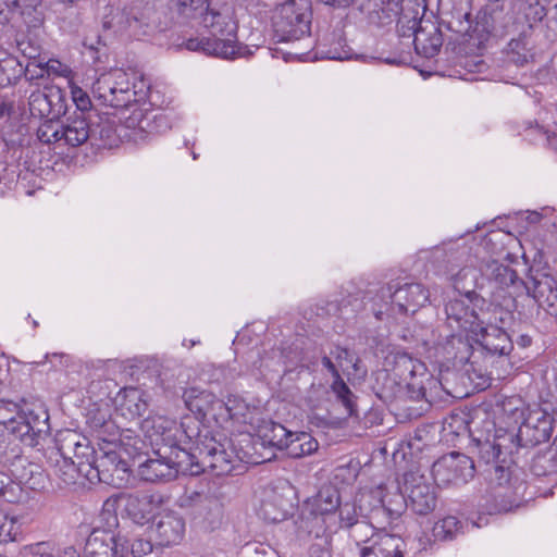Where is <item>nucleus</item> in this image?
Returning a JSON list of instances; mask_svg holds the SVG:
<instances>
[{"instance_id": "obj_1", "label": "nucleus", "mask_w": 557, "mask_h": 557, "mask_svg": "<svg viewBox=\"0 0 557 557\" xmlns=\"http://www.w3.org/2000/svg\"><path fill=\"white\" fill-rule=\"evenodd\" d=\"M148 82L143 75L121 69L102 73L92 84V95L100 104L122 109L146 99Z\"/></svg>"}, {"instance_id": "obj_2", "label": "nucleus", "mask_w": 557, "mask_h": 557, "mask_svg": "<svg viewBox=\"0 0 557 557\" xmlns=\"http://www.w3.org/2000/svg\"><path fill=\"white\" fill-rule=\"evenodd\" d=\"M430 299L429 289L418 282H389L371 298L376 320L416 313Z\"/></svg>"}, {"instance_id": "obj_3", "label": "nucleus", "mask_w": 557, "mask_h": 557, "mask_svg": "<svg viewBox=\"0 0 557 557\" xmlns=\"http://www.w3.org/2000/svg\"><path fill=\"white\" fill-rule=\"evenodd\" d=\"M49 414L41 407H23L11 400H0V424L27 446L38 444V438L47 433Z\"/></svg>"}, {"instance_id": "obj_4", "label": "nucleus", "mask_w": 557, "mask_h": 557, "mask_svg": "<svg viewBox=\"0 0 557 557\" xmlns=\"http://www.w3.org/2000/svg\"><path fill=\"white\" fill-rule=\"evenodd\" d=\"M153 455L138 467L139 476L147 482L170 481L178 473L198 472V469L194 470L193 457L185 449L162 446L154 448Z\"/></svg>"}, {"instance_id": "obj_5", "label": "nucleus", "mask_w": 557, "mask_h": 557, "mask_svg": "<svg viewBox=\"0 0 557 557\" xmlns=\"http://www.w3.org/2000/svg\"><path fill=\"white\" fill-rule=\"evenodd\" d=\"M197 451L196 461L198 468L200 465L211 469L215 475H227L234 470V463L238 456L231 447V440L225 435L212 431H205L203 438L195 447Z\"/></svg>"}, {"instance_id": "obj_6", "label": "nucleus", "mask_w": 557, "mask_h": 557, "mask_svg": "<svg viewBox=\"0 0 557 557\" xmlns=\"http://www.w3.org/2000/svg\"><path fill=\"white\" fill-rule=\"evenodd\" d=\"M278 41H294L310 34L311 0H286L273 21Z\"/></svg>"}, {"instance_id": "obj_7", "label": "nucleus", "mask_w": 557, "mask_h": 557, "mask_svg": "<svg viewBox=\"0 0 557 557\" xmlns=\"http://www.w3.org/2000/svg\"><path fill=\"white\" fill-rule=\"evenodd\" d=\"M115 440L107 442V449L100 448L94 458L91 468H87L86 479L102 482L113 486H121L128 476V465L115 451Z\"/></svg>"}, {"instance_id": "obj_8", "label": "nucleus", "mask_w": 557, "mask_h": 557, "mask_svg": "<svg viewBox=\"0 0 557 557\" xmlns=\"http://www.w3.org/2000/svg\"><path fill=\"white\" fill-rule=\"evenodd\" d=\"M161 504L162 498L154 494H121L109 497L103 504V510H115L116 506L123 505L125 512L134 522L145 524L154 517Z\"/></svg>"}, {"instance_id": "obj_9", "label": "nucleus", "mask_w": 557, "mask_h": 557, "mask_svg": "<svg viewBox=\"0 0 557 557\" xmlns=\"http://www.w3.org/2000/svg\"><path fill=\"white\" fill-rule=\"evenodd\" d=\"M554 416L549 407L534 406L518 429V438L527 448L547 442L554 430Z\"/></svg>"}, {"instance_id": "obj_10", "label": "nucleus", "mask_w": 557, "mask_h": 557, "mask_svg": "<svg viewBox=\"0 0 557 557\" xmlns=\"http://www.w3.org/2000/svg\"><path fill=\"white\" fill-rule=\"evenodd\" d=\"M394 375L406 384L412 399L425 398L426 384L433 382L425 364L407 352L395 356Z\"/></svg>"}, {"instance_id": "obj_11", "label": "nucleus", "mask_w": 557, "mask_h": 557, "mask_svg": "<svg viewBox=\"0 0 557 557\" xmlns=\"http://www.w3.org/2000/svg\"><path fill=\"white\" fill-rule=\"evenodd\" d=\"M473 460L460 453L453 451L437 459L432 474L437 485L462 484L474 476Z\"/></svg>"}, {"instance_id": "obj_12", "label": "nucleus", "mask_w": 557, "mask_h": 557, "mask_svg": "<svg viewBox=\"0 0 557 557\" xmlns=\"http://www.w3.org/2000/svg\"><path fill=\"white\" fill-rule=\"evenodd\" d=\"M474 297H479V294L468 290L462 297L450 299L445 305L446 323L453 331L473 335L479 330Z\"/></svg>"}, {"instance_id": "obj_13", "label": "nucleus", "mask_w": 557, "mask_h": 557, "mask_svg": "<svg viewBox=\"0 0 557 557\" xmlns=\"http://www.w3.org/2000/svg\"><path fill=\"white\" fill-rule=\"evenodd\" d=\"M403 488L408 498V508L414 513L426 516L436 508L437 496L435 490L424 475L413 471L406 472Z\"/></svg>"}, {"instance_id": "obj_14", "label": "nucleus", "mask_w": 557, "mask_h": 557, "mask_svg": "<svg viewBox=\"0 0 557 557\" xmlns=\"http://www.w3.org/2000/svg\"><path fill=\"white\" fill-rule=\"evenodd\" d=\"M129 539L110 529L96 528L87 537L84 557H125Z\"/></svg>"}, {"instance_id": "obj_15", "label": "nucleus", "mask_w": 557, "mask_h": 557, "mask_svg": "<svg viewBox=\"0 0 557 557\" xmlns=\"http://www.w3.org/2000/svg\"><path fill=\"white\" fill-rule=\"evenodd\" d=\"M374 497L379 499V505L371 510L373 523L379 525H391L408 508V498L405 496L404 488L396 486L393 491L380 485L374 492Z\"/></svg>"}, {"instance_id": "obj_16", "label": "nucleus", "mask_w": 557, "mask_h": 557, "mask_svg": "<svg viewBox=\"0 0 557 557\" xmlns=\"http://www.w3.org/2000/svg\"><path fill=\"white\" fill-rule=\"evenodd\" d=\"M57 455L72 459L83 469V475L87 476V468H91L97 451L89 445L86 437L66 430L58 434L55 440Z\"/></svg>"}, {"instance_id": "obj_17", "label": "nucleus", "mask_w": 557, "mask_h": 557, "mask_svg": "<svg viewBox=\"0 0 557 557\" xmlns=\"http://www.w3.org/2000/svg\"><path fill=\"white\" fill-rule=\"evenodd\" d=\"M28 109L34 117L59 119L66 112L64 91L55 86L37 89L28 98Z\"/></svg>"}, {"instance_id": "obj_18", "label": "nucleus", "mask_w": 557, "mask_h": 557, "mask_svg": "<svg viewBox=\"0 0 557 557\" xmlns=\"http://www.w3.org/2000/svg\"><path fill=\"white\" fill-rule=\"evenodd\" d=\"M511 462L512 461H510V459H507V462L504 463L500 459L490 469V472L493 475L492 481L495 482L499 488H506L505 492L499 491L496 493L497 497L509 498V500L503 506L506 510H511L512 508L520 506L527 488L523 481L517 478L512 480L510 469Z\"/></svg>"}, {"instance_id": "obj_19", "label": "nucleus", "mask_w": 557, "mask_h": 557, "mask_svg": "<svg viewBox=\"0 0 557 557\" xmlns=\"http://www.w3.org/2000/svg\"><path fill=\"white\" fill-rule=\"evenodd\" d=\"M140 429L153 449L162 446H169L171 449L178 448L176 446L178 429L175 420L152 414L141 421Z\"/></svg>"}, {"instance_id": "obj_20", "label": "nucleus", "mask_w": 557, "mask_h": 557, "mask_svg": "<svg viewBox=\"0 0 557 557\" xmlns=\"http://www.w3.org/2000/svg\"><path fill=\"white\" fill-rule=\"evenodd\" d=\"M449 24L457 33L468 36V45L475 47L478 50L485 47L493 28L491 18L485 13L476 16L474 25H472V22L470 21L469 12L454 16Z\"/></svg>"}, {"instance_id": "obj_21", "label": "nucleus", "mask_w": 557, "mask_h": 557, "mask_svg": "<svg viewBox=\"0 0 557 557\" xmlns=\"http://www.w3.org/2000/svg\"><path fill=\"white\" fill-rule=\"evenodd\" d=\"M481 272L488 282L495 285L496 288L512 289L509 292L511 295L518 294L525 287V283L518 276V273L513 269L497 260L491 259L483 261L481 264Z\"/></svg>"}, {"instance_id": "obj_22", "label": "nucleus", "mask_w": 557, "mask_h": 557, "mask_svg": "<svg viewBox=\"0 0 557 557\" xmlns=\"http://www.w3.org/2000/svg\"><path fill=\"white\" fill-rule=\"evenodd\" d=\"M532 296L537 306L548 314L557 317V280L549 274H539L530 286L523 288Z\"/></svg>"}, {"instance_id": "obj_23", "label": "nucleus", "mask_w": 557, "mask_h": 557, "mask_svg": "<svg viewBox=\"0 0 557 557\" xmlns=\"http://www.w3.org/2000/svg\"><path fill=\"white\" fill-rule=\"evenodd\" d=\"M474 306H478V324L480 330L475 332H482L487 329L494 327H506L513 320L512 311L504 308L499 304L490 302L479 295L474 297Z\"/></svg>"}, {"instance_id": "obj_24", "label": "nucleus", "mask_w": 557, "mask_h": 557, "mask_svg": "<svg viewBox=\"0 0 557 557\" xmlns=\"http://www.w3.org/2000/svg\"><path fill=\"white\" fill-rule=\"evenodd\" d=\"M181 46L189 51L224 59L233 58L237 52L235 41L230 38L195 37L185 40Z\"/></svg>"}, {"instance_id": "obj_25", "label": "nucleus", "mask_w": 557, "mask_h": 557, "mask_svg": "<svg viewBox=\"0 0 557 557\" xmlns=\"http://www.w3.org/2000/svg\"><path fill=\"white\" fill-rule=\"evenodd\" d=\"M116 407L126 419H137L141 417L149 407L148 395L137 387H124L116 396Z\"/></svg>"}, {"instance_id": "obj_26", "label": "nucleus", "mask_w": 557, "mask_h": 557, "mask_svg": "<svg viewBox=\"0 0 557 557\" xmlns=\"http://www.w3.org/2000/svg\"><path fill=\"white\" fill-rule=\"evenodd\" d=\"M472 337L492 356H509L513 349V343L505 331V327H494L475 332Z\"/></svg>"}, {"instance_id": "obj_27", "label": "nucleus", "mask_w": 557, "mask_h": 557, "mask_svg": "<svg viewBox=\"0 0 557 557\" xmlns=\"http://www.w3.org/2000/svg\"><path fill=\"white\" fill-rule=\"evenodd\" d=\"M410 28L413 30V45L417 53L425 57L433 58L440 51L443 45V38L440 29L433 24L430 25V30L421 25V21L412 18Z\"/></svg>"}, {"instance_id": "obj_28", "label": "nucleus", "mask_w": 557, "mask_h": 557, "mask_svg": "<svg viewBox=\"0 0 557 557\" xmlns=\"http://www.w3.org/2000/svg\"><path fill=\"white\" fill-rule=\"evenodd\" d=\"M339 503L341 494L337 487L332 484H324L314 496L306 499L302 506L311 512L335 519Z\"/></svg>"}, {"instance_id": "obj_29", "label": "nucleus", "mask_w": 557, "mask_h": 557, "mask_svg": "<svg viewBox=\"0 0 557 557\" xmlns=\"http://www.w3.org/2000/svg\"><path fill=\"white\" fill-rule=\"evenodd\" d=\"M159 545L170 546L177 544L185 532V521L178 515L169 511L160 516L154 527Z\"/></svg>"}, {"instance_id": "obj_30", "label": "nucleus", "mask_w": 557, "mask_h": 557, "mask_svg": "<svg viewBox=\"0 0 557 557\" xmlns=\"http://www.w3.org/2000/svg\"><path fill=\"white\" fill-rule=\"evenodd\" d=\"M332 522H335L334 518L322 516L318 512H311L302 506L300 513V529L315 539L323 540L325 545L330 543L331 533L335 532L334 523Z\"/></svg>"}, {"instance_id": "obj_31", "label": "nucleus", "mask_w": 557, "mask_h": 557, "mask_svg": "<svg viewBox=\"0 0 557 557\" xmlns=\"http://www.w3.org/2000/svg\"><path fill=\"white\" fill-rule=\"evenodd\" d=\"M293 510V503L283 494L272 491L262 500L259 516L268 522L276 523L288 518Z\"/></svg>"}, {"instance_id": "obj_32", "label": "nucleus", "mask_w": 557, "mask_h": 557, "mask_svg": "<svg viewBox=\"0 0 557 557\" xmlns=\"http://www.w3.org/2000/svg\"><path fill=\"white\" fill-rule=\"evenodd\" d=\"M60 136L64 141L72 146L77 147L86 141H90L91 126V112L88 114H75L74 117L69 119L66 124L61 125Z\"/></svg>"}, {"instance_id": "obj_33", "label": "nucleus", "mask_w": 557, "mask_h": 557, "mask_svg": "<svg viewBox=\"0 0 557 557\" xmlns=\"http://www.w3.org/2000/svg\"><path fill=\"white\" fill-rule=\"evenodd\" d=\"M91 133L90 145L98 148H112L116 145L119 136L116 135L115 122L108 114L100 115L91 112Z\"/></svg>"}, {"instance_id": "obj_34", "label": "nucleus", "mask_w": 557, "mask_h": 557, "mask_svg": "<svg viewBox=\"0 0 557 557\" xmlns=\"http://www.w3.org/2000/svg\"><path fill=\"white\" fill-rule=\"evenodd\" d=\"M176 445L180 449H185L193 457V466H198L197 451L195 447L203 438L205 433L200 432L199 424L191 417H184L181 423H177Z\"/></svg>"}, {"instance_id": "obj_35", "label": "nucleus", "mask_w": 557, "mask_h": 557, "mask_svg": "<svg viewBox=\"0 0 557 557\" xmlns=\"http://www.w3.org/2000/svg\"><path fill=\"white\" fill-rule=\"evenodd\" d=\"M186 408L201 419L208 417V412L212 409L211 405L215 395L207 389L199 387L185 388L182 395Z\"/></svg>"}, {"instance_id": "obj_36", "label": "nucleus", "mask_w": 557, "mask_h": 557, "mask_svg": "<svg viewBox=\"0 0 557 557\" xmlns=\"http://www.w3.org/2000/svg\"><path fill=\"white\" fill-rule=\"evenodd\" d=\"M496 450L502 455V462L506 463L507 459L512 460L515 454H519L521 449L527 448L518 438V432L507 429H497L492 436Z\"/></svg>"}, {"instance_id": "obj_37", "label": "nucleus", "mask_w": 557, "mask_h": 557, "mask_svg": "<svg viewBox=\"0 0 557 557\" xmlns=\"http://www.w3.org/2000/svg\"><path fill=\"white\" fill-rule=\"evenodd\" d=\"M24 65L0 47V88L16 84L23 76Z\"/></svg>"}, {"instance_id": "obj_38", "label": "nucleus", "mask_w": 557, "mask_h": 557, "mask_svg": "<svg viewBox=\"0 0 557 557\" xmlns=\"http://www.w3.org/2000/svg\"><path fill=\"white\" fill-rule=\"evenodd\" d=\"M49 459L53 462L54 475L66 485L74 484L78 476L83 475V469L72 459L58 456L57 449L51 453Z\"/></svg>"}, {"instance_id": "obj_39", "label": "nucleus", "mask_w": 557, "mask_h": 557, "mask_svg": "<svg viewBox=\"0 0 557 557\" xmlns=\"http://www.w3.org/2000/svg\"><path fill=\"white\" fill-rule=\"evenodd\" d=\"M443 350L446 354L447 360H453L458 363H465L469 360L472 346L462 336V333L451 334L447 336Z\"/></svg>"}, {"instance_id": "obj_40", "label": "nucleus", "mask_w": 557, "mask_h": 557, "mask_svg": "<svg viewBox=\"0 0 557 557\" xmlns=\"http://www.w3.org/2000/svg\"><path fill=\"white\" fill-rule=\"evenodd\" d=\"M372 542L375 543L380 557H404L406 543L398 535L379 531Z\"/></svg>"}, {"instance_id": "obj_41", "label": "nucleus", "mask_w": 557, "mask_h": 557, "mask_svg": "<svg viewBox=\"0 0 557 557\" xmlns=\"http://www.w3.org/2000/svg\"><path fill=\"white\" fill-rule=\"evenodd\" d=\"M375 529H385L384 525H379L373 523L371 519V515L369 516V520L362 519L355 525L348 529L349 537L355 542L358 550L361 546L368 545L372 543V540L376 537Z\"/></svg>"}, {"instance_id": "obj_42", "label": "nucleus", "mask_w": 557, "mask_h": 557, "mask_svg": "<svg viewBox=\"0 0 557 557\" xmlns=\"http://www.w3.org/2000/svg\"><path fill=\"white\" fill-rule=\"evenodd\" d=\"M318 449V442L307 433L295 434L289 438L285 448L292 458H300Z\"/></svg>"}, {"instance_id": "obj_43", "label": "nucleus", "mask_w": 557, "mask_h": 557, "mask_svg": "<svg viewBox=\"0 0 557 557\" xmlns=\"http://www.w3.org/2000/svg\"><path fill=\"white\" fill-rule=\"evenodd\" d=\"M530 469L536 476L557 474V457L549 447L546 451L540 453L532 458Z\"/></svg>"}, {"instance_id": "obj_44", "label": "nucleus", "mask_w": 557, "mask_h": 557, "mask_svg": "<svg viewBox=\"0 0 557 557\" xmlns=\"http://www.w3.org/2000/svg\"><path fill=\"white\" fill-rule=\"evenodd\" d=\"M507 58L509 62L517 66H523L533 59V54L529 48V41L525 36L510 40L508 44Z\"/></svg>"}, {"instance_id": "obj_45", "label": "nucleus", "mask_w": 557, "mask_h": 557, "mask_svg": "<svg viewBox=\"0 0 557 557\" xmlns=\"http://www.w3.org/2000/svg\"><path fill=\"white\" fill-rule=\"evenodd\" d=\"M9 8L21 9L24 24L28 28H38L44 23V14L36 4H26L25 0H4Z\"/></svg>"}, {"instance_id": "obj_46", "label": "nucleus", "mask_w": 557, "mask_h": 557, "mask_svg": "<svg viewBox=\"0 0 557 557\" xmlns=\"http://www.w3.org/2000/svg\"><path fill=\"white\" fill-rule=\"evenodd\" d=\"M376 396L385 401H392L401 389L400 383L396 381V377L391 375L388 372H381L376 377L375 385Z\"/></svg>"}, {"instance_id": "obj_47", "label": "nucleus", "mask_w": 557, "mask_h": 557, "mask_svg": "<svg viewBox=\"0 0 557 557\" xmlns=\"http://www.w3.org/2000/svg\"><path fill=\"white\" fill-rule=\"evenodd\" d=\"M332 392L335 394L338 401L343 404L348 416H354L357 412V404L355 401V395L348 387V385L344 382L342 376L333 379L331 385Z\"/></svg>"}, {"instance_id": "obj_48", "label": "nucleus", "mask_w": 557, "mask_h": 557, "mask_svg": "<svg viewBox=\"0 0 557 557\" xmlns=\"http://www.w3.org/2000/svg\"><path fill=\"white\" fill-rule=\"evenodd\" d=\"M462 524L454 516H447L438 520L433 527V535L440 541H449L461 532Z\"/></svg>"}, {"instance_id": "obj_49", "label": "nucleus", "mask_w": 557, "mask_h": 557, "mask_svg": "<svg viewBox=\"0 0 557 557\" xmlns=\"http://www.w3.org/2000/svg\"><path fill=\"white\" fill-rule=\"evenodd\" d=\"M290 437H293V432L275 422H271L269 426L264 428L262 435L265 442L278 449H285Z\"/></svg>"}, {"instance_id": "obj_50", "label": "nucleus", "mask_w": 557, "mask_h": 557, "mask_svg": "<svg viewBox=\"0 0 557 557\" xmlns=\"http://www.w3.org/2000/svg\"><path fill=\"white\" fill-rule=\"evenodd\" d=\"M178 504L182 508H209L215 502L203 492L195 490H186L185 493L180 497Z\"/></svg>"}, {"instance_id": "obj_51", "label": "nucleus", "mask_w": 557, "mask_h": 557, "mask_svg": "<svg viewBox=\"0 0 557 557\" xmlns=\"http://www.w3.org/2000/svg\"><path fill=\"white\" fill-rule=\"evenodd\" d=\"M23 491L18 483H15L7 473L0 471V498L7 503H18Z\"/></svg>"}, {"instance_id": "obj_52", "label": "nucleus", "mask_w": 557, "mask_h": 557, "mask_svg": "<svg viewBox=\"0 0 557 557\" xmlns=\"http://www.w3.org/2000/svg\"><path fill=\"white\" fill-rule=\"evenodd\" d=\"M202 15V11H198ZM202 23L205 27L210 28L213 35V38H219L218 36L230 35L232 32H225V27L228 23L225 21V17L216 11L208 10L206 8V13L202 17Z\"/></svg>"}, {"instance_id": "obj_53", "label": "nucleus", "mask_w": 557, "mask_h": 557, "mask_svg": "<svg viewBox=\"0 0 557 557\" xmlns=\"http://www.w3.org/2000/svg\"><path fill=\"white\" fill-rule=\"evenodd\" d=\"M476 442L479 459L486 465H495L503 457L498 450H496V446L494 445L493 438L487 436L485 440L474 438Z\"/></svg>"}, {"instance_id": "obj_54", "label": "nucleus", "mask_w": 557, "mask_h": 557, "mask_svg": "<svg viewBox=\"0 0 557 557\" xmlns=\"http://www.w3.org/2000/svg\"><path fill=\"white\" fill-rule=\"evenodd\" d=\"M57 119H46L37 129V137L44 144L58 143L62 139L60 131L61 125L55 121Z\"/></svg>"}, {"instance_id": "obj_55", "label": "nucleus", "mask_w": 557, "mask_h": 557, "mask_svg": "<svg viewBox=\"0 0 557 557\" xmlns=\"http://www.w3.org/2000/svg\"><path fill=\"white\" fill-rule=\"evenodd\" d=\"M18 533L17 520L0 510V543H8L15 540Z\"/></svg>"}, {"instance_id": "obj_56", "label": "nucleus", "mask_w": 557, "mask_h": 557, "mask_svg": "<svg viewBox=\"0 0 557 557\" xmlns=\"http://www.w3.org/2000/svg\"><path fill=\"white\" fill-rule=\"evenodd\" d=\"M171 7L180 15L185 17H196L198 11L201 12L206 0H170Z\"/></svg>"}, {"instance_id": "obj_57", "label": "nucleus", "mask_w": 557, "mask_h": 557, "mask_svg": "<svg viewBox=\"0 0 557 557\" xmlns=\"http://www.w3.org/2000/svg\"><path fill=\"white\" fill-rule=\"evenodd\" d=\"M339 527L343 529H349L362 519H359L357 506L352 503H339L338 507Z\"/></svg>"}, {"instance_id": "obj_58", "label": "nucleus", "mask_w": 557, "mask_h": 557, "mask_svg": "<svg viewBox=\"0 0 557 557\" xmlns=\"http://www.w3.org/2000/svg\"><path fill=\"white\" fill-rule=\"evenodd\" d=\"M28 470L24 468L23 472L16 474V478L21 483L28 485L32 490H38L44 487V475L38 466L29 463Z\"/></svg>"}, {"instance_id": "obj_59", "label": "nucleus", "mask_w": 557, "mask_h": 557, "mask_svg": "<svg viewBox=\"0 0 557 557\" xmlns=\"http://www.w3.org/2000/svg\"><path fill=\"white\" fill-rule=\"evenodd\" d=\"M226 405L230 422H246L248 406L244 400L236 397H228Z\"/></svg>"}, {"instance_id": "obj_60", "label": "nucleus", "mask_w": 557, "mask_h": 557, "mask_svg": "<svg viewBox=\"0 0 557 557\" xmlns=\"http://www.w3.org/2000/svg\"><path fill=\"white\" fill-rule=\"evenodd\" d=\"M211 407L212 409L209 410L208 417L212 418L220 426H224L230 422L226 401L215 396Z\"/></svg>"}, {"instance_id": "obj_61", "label": "nucleus", "mask_w": 557, "mask_h": 557, "mask_svg": "<svg viewBox=\"0 0 557 557\" xmlns=\"http://www.w3.org/2000/svg\"><path fill=\"white\" fill-rule=\"evenodd\" d=\"M521 406L522 401L519 398H509L503 403L504 413H508L515 424H518L520 421L522 422L525 418L524 410Z\"/></svg>"}, {"instance_id": "obj_62", "label": "nucleus", "mask_w": 557, "mask_h": 557, "mask_svg": "<svg viewBox=\"0 0 557 557\" xmlns=\"http://www.w3.org/2000/svg\"><path fill=\"white\" fill-rule=\"evenodd\" d=\"M71 94L73 102L79 111L78 114H88L91 109V100L89 95L78 86H72Z\"/></svg>"}, {"instance_id": "obj_63", "label": "nucleus", "mask_w": 557, "mask_h": 557, "mask_svg": "<svg viewBox=\"0 0 557 557\" xmlns=\"http://www.w3.org/2000/svg\"><path fill=\"white\" fill-rule=\"evenodd\" d=\"M331 356L336 360L339 368H343L344 363H348L351 364L356 372L358 371V363L360 362V359L355 357L347 348L336 346L331 350Z\"/></svg>"}, {"instance_id": "obj_64", "label": "nucleus", "mask_w": 557, "mask_h": 557, "mask_svg": "<svg viewBox=\"0 0 557 557\" xmlns=\"http://www.w3.org/2000/svg\"><path fill=\"white\" fill-rule=\"evenodd\" d=\"M26 557H54L52 547L49 543L39 542L25 548Z\"/></svg>"}]
</instances>
